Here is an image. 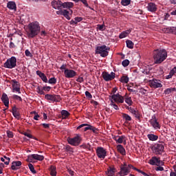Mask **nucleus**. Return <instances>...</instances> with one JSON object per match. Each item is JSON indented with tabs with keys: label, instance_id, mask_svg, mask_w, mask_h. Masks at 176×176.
Listing matches in <instances>:
<instances>
[{
	"label": "nucleus",
	"instance_id": "nucleus-61",
	"mask_svg": "<svg viewBox=\"0 0 176 176\" xmlns=\"http://www.w3.org/2000/svg\"><path fill=\"white\" fill-rule=\"evenodd\" d=\"M52 89L51 87L47 86V87H43V90H44L45 91H50V89Z\"/></svg>",
	"mask_w": 176,
	"mask_h": 176
},
{
	"label": "nucleus",
	"instance_id": "nucleus-34",
	"mask_svg": "<svg viewBox=\"0 0 176 176\" xmlns=\"http://www.w3.org/2000/svg\"><path fill=\"white\" fill-rule=\"evenodd\" d=\"M62 16H64L67 20H71V16H69V11L67 10H63L62 12Z\"/></svg>",
	"mask_w": 176,
	"mask_h": 176
},
{
	"label": "nucleus",
	"instance_id": "nucleus-25",
	"mask_svg": "<svg viewBox=\"0 0 176 176\" xmlns=\"http://www.w3.org/2000/svg\"><path fill=\"white\" fill-rule=\"evenodd\" d=\"M21 164V161H14L12 163L11 168L12 170H19V167H20Z\"/></svg>",
	"mask_w": 176,
	"mask_h": 176
},
{
	"label": "nucleus",
	"instance_id": "nucleus-59",
	"mask_svg": "<svg viewBox=\"0 0 176 176\" xmlns=\"http://www.w3.org/2000/svg\"><path fill=\"white\" fill-rule=\"evenodd\" d=\"M170 73L171 74V75H173L174 76V75H175L176 73V66L174 67L170 72Z\"/></svg>",
	"mask_w": 176,
	"mask_h": 176
},
{
	"label": "nucleus",
	"instance_id": "nucleus-57",
	"mask_svg": "<svg viewBox=\"0 0 176 176\" xmlns=\"http://www.w3.org/2000/svg\"><path fill=\"white\" fill-rule=\"evenodd\" d=\"M41 126H43L44 129H50V124L43 123L41 124Z\"/></svg>",
	"mask_w": 176,
	"mask_h": 176
},
{
	"label": "nucleus",
	"instance_id": "nucleus-30",
	"mask_svg": "<svg viewBox=\"0 0 176 176\" xmlns=\"http://www.w3.org/2000/svg\"><path fill=\"white\" fill-rule=\"evenodd\" d=\"M174 91H176V88L175 87H170V88H167L166 89L164 90V93L166 95L171 94V93H174Z\"/></svg>",
	"mask_w": 176,
	"mask_h": 176
},
{
	"label": "nucleus",
	"instance_id": "nucleus-20",
	"mask_svg": "<svg viewBox=\"0 0 176 176\" xmlns=\"http://www.w3.org/2000/svg\"><path fill=\"white\" fill-rule=\"evenodd\" d=\"M1 101L3 102L5 107L9 108V97L6 94H3L1 96Z\"/></svg>",
	"mask_w": 176,
	"mask_h": 176
},
{
	"label": "nucleus",
	"instance_id": "nucleus-32",
	"mask_svg": "<svg viewBox=\"0 0 176 176\" xmlns=\"http://www.w3.org/2000/svg\"><path fill=\"white\" fill-rule=\"evenodd\" d=\"M60 113L62 116V119H67V118H68V116L71 115V113H69V112H68V111L67 110H62L60 111Z\"/></svg>",
	"mask_w": 176,
	"mask_h": 176
},
{
	"label": "nucleus",
	"instance_id": "nucleus-58",
	"mask_svg": "<svg viewBox=\"0 0 176 176\" xmlns=\"http://www.w3.org/2000/svg\"><path fill=\"white\" fill-rule=\"evenodd\" d=\"M155 170L156 171H164V168H163L162 166H157V168H155Z\"/></svg>",
	"mask_w": 176,
	"mask_h": 176
},
{
	"label": "nucleus",
	"instance_id": "nucleus-4",
	"mask_svg": "<svg viewBox=\"0 0 176 176\" xmlns=\"http://www.w3.org/2000/svg\"><path fill=\"white\" fill-rule=\"evenodd\" d=\"M16 65H17V59L16 57L12 56L7 59L3 67L8 68V69H13V68H16Z\"/></svg>",
	"mask_w": 176,
	"mask_h": 176
},
{
	"label": "nucleus",
	"instance_id": "nucleus-16",
	"mask_svg": "<svg viewBox=\"0 0 176 176\" xmlns=\"http://www.w3.org/2000/svg\"><path fill=\"white\" fill-rule=\"evenodd\" d=\"M11 83L13 90L19 93V94H21V91H20V82L16 80H12Z\"/></svg>",
	"mask_w": 176,
	"mask_h": 176
},
{
	"label": "nucleus",
	"instance_id": "nucleus-55",
	"mask_svg": "<svg viewBox=\"0 0 176 176\" xmlns=\"http://www.w3.org/2000/svg\"><path fill=\"white\" fill-rule=\"evenodd\" d=\"M25 54L27 57H32V54H31V52L28 50H26L25 51Z\"/></svg>",
	"mask_w": 176,
	"mask_h": 176
},
{
	"label": "nucleus",
	"instance_id": "nucleus-46",
	"mask_svg": "<svg viewBox=\"0 0 176 176\" xmlns=\"http://www.w3.org/2000/svg\"><path fill=\"white\" fill-rule=\"evenodd\" d=\"M135 118H136V119H138L140 122H141V113H140V111H136L135 113L133 114Z\"/></svg>",
	"mask_w": 176,
	"mask_h": 176
},
{
	"label": "nucleus",
	"instance_id": "nucleus-27",
	"mask_svg": "<svg viewBox=\"0 0 176 176\" xmlns=\"http://www.w3.org/2000/svg\"><path fill=\"white\" fill-rule=\"evenodd\" d=\"M117 151L119 152L122 156H125L126 155V149H124V147L122 146V144L117 145Z\"/></svg>",
	"mask_w": 176,
	"mask_h": 176
},
{
	"label": "nucleus",
	"instance_id": "nucleus-64",
	"mask_svg": "<svg viewBox=\"0 0 176 176\" xmlns=\"http://www.w3.org/2000/svg\"><path fill=\"white\" fill-rule=\"evenodd\" d=\"M76 81L78 82L79 83H82V82L84 81L83 77H78Z\"/></svg>",
	"mask_w": 176,
	"mask_h": 176
},
{
	"label": "nucleus",
	"instance_id": "nucleus-19",
	"mask_svg": "<svg viewBox=\"0 0 176 176\" xmlns=\"http://www.w3.org/2000/svg\"><path fill=\"white\" fill-rule=\"evenodd\" d=\"M28 158L30 159V160H32V159H34V160H38L39 162H42V160L45 159V157L43 155L38 154H32L28 156Z\"/></svg>",
	"mask_w": 176,
	"mask_h": 176
},
{
	"label": "nucleus",
	"instance_id": "nucleus-28",
	"mask_svg": "<svg viewBox=\"0 0 176 176\" xmlns=\"http://www.w3.org/2000/svg\"><path fill=\"white\" fill-rule=\"evenodd\" d=\"M130 32H131V29L122 32L119 35L120 39H123V38H126V36H127L130 34Z\"/></svg>",
	"mask_w": 176,
	"mask_h": 176
},
{
	"label": "nucleus",
	"instance_id": "nucleus-8",
	"mask_svg": "<svg viewBox=\"0 0 176 176\" xmlns=\"http://www.w3.org/2000/svg\"><path fill=\"white\" fill-rule=\"evenodd\" d=\"M116 75V74L113 72H111V74H109L107 72H103L102 73V76L104 80H105V82H109L111 80H113V79H115Z\"/></svg>",
	"mask_w": 176,
	"mask_h": 176
},
{
	"label": "nucleus",
	"instance_id": "nucleus-31",
	"mask_svg": "<svg viewBox=\"0 0 176 176\" xmlns=\"http://www.w3.org/2000/svg\"><path fill=\"white\" fill-rule=\"evenodd\" d=\"M147 138L150 141H157L159 136L155 134H148L147 135Z\"/></svg>",
	"mask_w": 176,
	"mask_h": 176
},
{
	"label": "nucleus",
	"instance_id": "nucleus-56",
	"mask_svg": "<svg viewBox=\"0 0 176 176\" xmlns=\"http://www.w3.org/2000/svg\"><path fill=\"white\" fill-rule=\"evenodd\" d=\"M12 98L14 100H19V101H23V99L21 98V97L17 96V95H13L12 96Z\"/></svg>",
	"mask_w": 176,
	"mask_h": 176
},
{
	"label": "nucleus",
	"instance_id": "nucleus-39",
	"mask_svg": "<svg viewBox=\"0 0 176 176\" xmlns=\"http://www.w3.org/2000/svg\"><path fill=\"white\" fill-rule=\"evenodd\" d=\"M80 148H83V149H88V151H91V145L90 144H83L80 146Z\"/></svg>",
	"mask_w": 176,
	"mask_h": 176
},
{
	"label": "nucleus",
	"instance_id": "nucleus-37",
	"mask_svg": "<svg viewBox=\"0 0 176 176\" xmlns=\"http://www.w3.org/2000/svg\"><path fill=\"white\" fill-rule=\"evenodd\" d=\"M126 47L129 49L134 48V43H133V41H131V40H126Z\"/></svg>",
	"mask_w": 176,
	"mask_h": 176
},
{
	"label": "nucleus",
	"instance_id": "nucleus-23",
	"mask_svg": "<svg viewBox=\"0 0 176 176\" xmlns=\"http://www.w3.org/2000/svg\"><path fill=\"white\" fill-rule=\"evenodd\" d=\"M116 168L109 166L106 171V175L107 176H115Z\"/></svg>",
	"mask_w": 176,
	"mask_h": 176
},
{
	"label": "nucleus",
	"instance_id": "nucleus-7",
	"mask_svg": "<svg viewBox=\"0 0 176 176\" xmlns=\"http://www.w3.org/2000/svg\"><path fill=\"white\" fill-rule=\"evenodd\" d=\"M67 141L70 145L78 146L82 142V138L80 137V135H76L74 138H69Z\"/></svg>",
	"mask_w": 176,
	"mask_h": 176
},
{
	"label": "nucleus",
	"instance_id": "nucleus-60",
	"mask_svg": "<svg viewBox=\"0 0 176 176\" xmlns=\"http://www.w3.org/2000/svg\"><path fill=\"white\" fill-rule=\"evenodd\" d=\"M23 135H25V137H28V138H33L32 135L27 132L23 133Z\"/></svg>",
	"mask_w": 176,
	"mask_h": 176
},
{
	"label": "nucleus",
	"instance_id": "nucleus-63",
	"mask_svg": "<svg viewBox=\"0 0 176 176\" xmlns=\"http://www.w3.org/2000/svg\"><path fill=\"white\" fill-rule=\"evenodd\" d=\"M91 104H93V105H94L95 107H97V105H98V102H97L94 100H91Z\"/></svg>",
	"mask_w": 176,
	"mask_h": 176
},
{
	"label": "nucleus",
	"instance_id": "nucleus-50",
	"mask_svg": "<svg viewBox=\"0 0 176 176\" xmlns=\"http://www.w3.org/2000/svg\"><path fill=\"white\" fill-rule=\"evenodd\" d=\"M111 105L114 109H116V111H119V107H118L117 104H115V102H113V100L111 101Z\"/></svg>",
	"mask_w": 176,
	"mask_h": 176
},
{
	"label": "nucleus",
	"instance_id": "nucleus-15",
	"mask_svg": "<svg viewBox=\"0 0 176 176\" xmlns=\"http://www.w3.org/2000/svg\"><path fill=\"white\" fill-rule=\"evenodd\" d=\"M149 123L155 130L157 129H160V124L157 122V119H156L155 116H152V119L149 120Z\"/></svg>",
	"mask_w": 176,
	"mask_h": 176
},
{
	"label": "nucleus",
	"instance_id": "nucleus-10",
	"mask_svg": "<svg viewBox=\"0 0 176 176\" xmlns=\"http://www.w3.org/2000/svg\"><path fill=\"white\" fill-rule=\"evenodd\" d=\"M96 154L99 159L104 160L107 157V150H105L103 147H98L96 149Z\"/></svg>",
	"mask_w": 176,
	"mask_h": 176
},
{
	"label": "nucleus",
	"instance_id": "nucleus-11",
	"mask_svg": "<svg viewBox=\"0 0 176 176\" xmlns=\"http://www.w3.org/2000/svg\"><path fill=\"white\" fill-rule=\"evenodd\" d=\"M111 101H114L116 104H123L124 102V97L119 94H113L111 96Z\"/></svg>",
	"mask_w": 176,
	"mask_h": 176
},
{
	"label": "nucleus",
	"instance_id": "nucleus-29",
	"mask_svg": "<svg viewBox=\"0 0 176 176\" xmlns=\"http://www.w3.org/2000/svg\"><path fill=\"white\" fill-rule=\"evenodd\" d=\"M62 6L66 9H71V8H74V3L72 2H64L62 3Z\"/></svg>",
	"mask_w": 176,
	"mask_h": 176
},
{
	"label": "nucleus",
	"instance_id": "nucleus-40",
	"mask_svg": "<svg viewBox=\"0 0 176 176\" xmlns=\"http://www.w3.org/2000/svg\"><path fill=\"white\" fill-rule=\"evenodd\" d=\"M124 140H126V136L124 135L118 136L116 143L123 144V141H124Z\"/></svg>",
	"mask_w": 176,
	"mask_h": 176
},
{
	"label": "nucleus",
	"instance_id": "nucleus-51",
	"mask_svg": "<svg viewBox=\"0 0 176 176\" xmlns=\"http://www.w3.org/2000/svg\"><path fill=\"white\" fill-rule=\"evenodd\" d=\"M3 159L6 160L5 164L6 166H9V163H10V157H6V155L3 156Z\"/></svg>",
	"mask_w": 176,
	"mask_h": 176
},
{
	"label": "nucleus",
	"instance_id": "nucleus-35",
	"mask_svg": "<svg viewBox=\"0 0 176 176\" xmlns=\"http://www.w3.org/2000/svg\"><path fill=\"white\" fill-rule=\"evenodd\" d=\"M50 175L52 176H56L57 175V171L56 170V166H51V167L50 168Z\"/></svg>",
	"mask_w": 176,
	"mask_h": 176
},
{
	"label": "nucleus",
	"instance_id": "nucleus-9",
	"mask_svg": "<svg viewBox=\"0 0 176 176\" xmlns=\"http://www.w3.org/2000/svg\"><path fill=\"white\" fill-rule=\"evenodd\" d=\"M45 99L48 101H54V102H60L61 101V96L60 95L56 94H46L45 96Z\"/></svg>",
	"mask_w": 176,
	"mask_h": 176
},
{
	"label": "nucleus",
	"instance_id": "nucleus-5",
	"mask_svg": "<svg viewBox=\"0 0 176 176\" xmlns=\"http://www.w3.org/2000/svg\"><path fill=\"white\" fill-rule=\"evenodd\" d=\"M151 151L155 155H162L164 152V143H157L151 147Z\"/></svg>",
	"mask_w": 176,
	"mask_h": 176
},
{
	"label": "nucleus",
	"instance_id": "nucleus-2",
	"mask_svg": "<svg viewBox=\"0 0 176 176\" xmlns=\"http://www.w3.org/2000/svg\"><path fill=\"white\" fill-rule=\"evenodd\" d=\"M155 64H162L167 58V51L166 50H155L153 52Z\"/></svg>",
	"mask_w": 176,
	"mask_h": 176
},
{
	"label": "nucleus",
	"instance_id": "nucleus-48",
	"mask_svg": "<svg viewBox=\"0 0 176 176\" xmlns=\"http://www.w3.org/2000/svg\"><path fill=\"white\" fill-rule=\"evenodd\" d=\"M65 150L69 153H74V148L71 146H66Z\"/></svg>",
	"mask_w": 176,
	"mask_h": 176
},
{
	"label": "nucleus",
	"instance_id": "nucleus-33",
	"mask_svg": "<svg viewBox=\"0 0 176 176\" xmlns=\"http://www.w3.org/2000/svg\"><path fill=\"white\" fill-rule=\"evenodd\" d=\"M129 80H130V78L126 75H123L120 79L121 83H129Z\"/></svg>",
	"mask_w": 176,
	"mask_h": 176
},
{
	"label": "nucleus",
	"instance_id": "nucleus-38",
	"mask_svg": "<svg viewBox=\"0 0 176 176\" xmlns=\"http://www.w3.org/2000/svg\"><path fill=\"white\" fill-rule=\"evenodd\" d=\"M122 116L126 122H131V116H129V114L122 113Z\"/></svg>",
	"mask_w": 176,
	"mask_h": 176
},
{
	"label": "nucleus",
	"instance_id": "nucleus-22",
	"mask_svg": "<svg viewBox=\"0 0 176 176\" xmlns=\"http://www.w3.org/2000/svg\"><path fill=\"white\" fill-rule=\"evenodd\" d=\"M82 20H83V18L81 16H76L74 18V20L72 19L69 21V24L71 25H76L78 24V23H80V21H82Z\"/></svg>",
	"mask_w": 176,
	"mask_h": 176
},
{
	"label": "nucleus",
	"instance_id": "nucleus-14",
	"mask_svg": "<svg viewBox=\"0 0 176 176\" xmlns=\"http://www.w3.org/2000/svg\"><path fill=\"white\" fill-rule=\"evenodd\" d=\"M64 75L65 78H67V79H70L71 78H75V76H76L78 74L76 73V72H75V70L66 69L64 71Z\"/></svg>",
	"mask_w": 176,
	"mask_h": 176
},
{
	"label": "nucleus",
	"instance_id": "nucleus-12",
	"mask_svg": "<svg viewBox=\"0 0 176 176\" xmlns=\"http://www.w3.org/2000/svg\"><path fill=\"white\" fill-rule=\"evenodd\" d=\"M150 87L152 89H158L159 87H163V85L160 82V80L153 78L149 81Z\"/></svg>",
	"mask_w": 176,
	"mask_h": 176
},
{
	"label": "nucleus",
	"instance_id": "nucleus-6",
	"mask_svg": "<svg viewBox=\"0 0 176 176\" xmlns=\"http://www.w3.org/2000/svg\"><path fill=\"white\" fill-rule=\"evenodd\" d=\"M85 126L87 127H85ZM82 127L84 128V131H87V130H91L94 134H98L100 130L94 127V126H91V124H82L80 126L77 127V130H80V129H82Z\"/></svg>",
	"mask_w": 176,
	"mask_h": 176
},
{
	"label": "nucleus",
	"instance_id": "nucleus-24",
	"mask_svg": "<svg viewBox=\"0 0 176 176\" xmlns=\"http://www.w3.org/2000/svg\"><path fill=\"white\" fill-rule=\"evenodd\" d=\"M17 107H16V106L12 107V115L14 116V118H15L16 119H17L18 120H20V112H19V111H17Z\"/></svg>",
	"mask_w": 176,
	"mask_h": 176
},
{
	"label": "nucleus",
	"instance_id": "nucleus-26",
	"mask_svg": "<svg viewBox=\"0 0 176 176\" xmlns=\"http://www.w3.org/2000/svg\"><path fill=\"white\" fill-rule=\"evenodd\" d=\"M7 8L8 9H10V10H16V9H17L16 3L14 1H9L7 3Z\"/></svg>",
	"mask_w": 176,
	"mask_h": 176
},
{
	"label": "nucleus",
	"instance_id": "nucleus-42",
	"mask_svg": "<svg viewBox=\"0 0 176 176\" xmlns=\"http://www.w3.org/2000/svg\"><path fill=\"white\" fill-rule=\"evenodd\" d=\"M74 2H82V3L84 4V6H85V8H90V6H89V3H87V0H72Z\"/></svg>",
	"mask_w": 176,
	"mask_h": 176
},
{
	"label": "nucleus",
	"instance_id": "nucleus-41",
	"mask_svg": "<svg viewBox=\"0 0 176 176\" xmlns=\"http://www.w3.org/2000/svg\"><path fill=\"white\" fill-rule=\"evenodd\" d=\"M131 3V0H121V5L122 6H129Z\"/></svg>",
	"mask_w": 176,
	"mask_h": 176
},
{
	"label": "nucleus",
	"instance_id": "nucleus-53",
	"mask_svg": "<svg viewBox=\"0 0 176 176\" xmlns=\"http://www.w3.org/2000/svg\"><path fill=\"white\" fill-rule=\"evenodd\" d=\"M7 136L8 137V138H13L14 135H13V132L10 131H7Z\"/></svg>",
	"mask_w": 176,
	"mask_h": 176
},
{
	"label": "nucleus",
	"instance_id": "nucleus-49",
	"mask_svg": "<svg viewBox=\"0 0 176 176\" xmlns=\"http://www.w3.org/2000/svg\"><path fill=\"white\" fill-rule=\"evenodd\" d=\"M169 30V32H171V34H174L176 35V28L175 27H170L168 28Z\"/></svg>",
	"mask_w": 176,
	"mask_h": 176
},
{
	"label": "nucleus",
	"instance_id": "nucleus-17",
	"mask_svg": "<svg viewBox=\"0 0 176 176\" xmlns=\"http://www.w3.org/2000/svg\"><path fill=\"white\" fill-rule=\"evenodd\" d=\"M51 5L54 9H58V10H61V8H63V2L60 0L52 1Z\"/></svg>",
	"mask_w": 176,
	"mask_h": 176
},
{
	"label": "nucleus",
	"instance_id": "nucleus-43",
	"mask_svg": "<svg viewBox=\"0 0 176 176\" xmlns=\"http://www.w3.org/2000/svg\"><path fill=\"white\" fill-rule=\"evenodd\" d=\"M47 82L50 83V85H56V83H57V79L54 77L51 78Z\"/></svg>",
	"mask_w": 176,
	"mask_h": 176
},
{
	"label": "nucleus",
	"instance_id": "nucleus-21",
	"mask_svg": "<svg viewBox=\"0 0 176 176\" xmlns=\"http://www.w3.org/2000/svg\"><path fill=\"white\" fill-rule=\"evenodd\" d=\"M36 75H38L39 78H41V79L43 80V82H44V83H47L48 82L47 77H46V75H45L44 73L38 70L36 71Z\"/></svg>",
	"mask_w": 176,
	"mask_h": 176
},
{
	"label": "nucleus",
	"instance_id": "nucleus-45",
	"mask_svg": "<svg viewBox=\"0 0 176 176\" xmlns=\"http://www.w3.org/2000/svg\"><path fill=\"white\" fill-rule=\"evenodd\" d=\"M37 93L41 96H45V91H43V88L41 89V87H37L36 88Z\"/></svg>",
	"mask_w": 176,
	"mask_h": 176
},
{
	"label": "nucleus",
	"instance_id": "nucleus-3",
	"mask_svg": "<svg viewBox=\"0 0 176 176\" xmlns=\"http://www.w3.org/2000/svg\"><path fill=\"white\" fill-rule=\"evenodd\" d=\"M111 48L109 47H107V45H103L102 46H98L96 49V54H100L101 57H107L108 54H109V51Z\"/></svg>",
	"mask_w": 176,
	"mask_h": 176
},
{
	"label": "nucleus",
	"instance_id": "nucleus-52",
	"mask_svg": "<svg viewBox=\"0 0 176 176\" xmlns=\"http://www.w3.org/2000/svg\"><path fill=\"white\" fill-rule=\"evenodd\" d=\"M98 29L99 31H105V25H98Z\"/></svg>",
	"mask_w": 176,
	"mask_h": 176
},
{
	"label": "nucleus",
	"instance_id": "nucleus-13",
	"mask_svg": "<svg viewBox=\"0 0 176 176\" xmlns=\"http://www.w3.org/2000/svg\"><path fill=\"white\" fill-rule=\"evenodd\" d=\"M149 164H151V166H163L164 162L160 160V157H152L149 160Z\"/></svg>",
	"mask_w": 176,
	"mask_h": 176
},
{
	"label": "nucleus",
	"instance_id": "nucleus-47",
	"mask_svg": "<svg viewBox=\"0 0 176 176\" xmlns=\"http://www.w3.org/2000/svg\"><path fill=\"white\" fill-rule=\"evenodd\" d=\"M129 64H130V60H129V59H125L122 62V65L124 67H129Z\"/></svg>",
	"mask_w": 176,
	"mask_h": 176
},
{
	"label": "nucleus",
	"instance_id": "nucleus-18",
	"mask_svg": "<svg viewBox=\"0 0 176 176\" xmlns=\"http://www.w3.org/2000/svg\"><path fill=\"white\" fill-rule=\"evenodd\" d=\"M147 10L148 12L155 13V12L157 11V6L155 5V3H148L147 6Z\"/></svg>",
	"mask_w": 176,
	"mask_h": 176
},
{
	"label": "nucleus",
	"instance_id": "nucleus-44",
	"mask_svg": "<svg viewBox=\"0 0 176 176\" xmlns=\"http://www.w3.org/2000/svg\"><path fill=\"white\" fill-rule=\"evenodd\" d=\"M28 167L32 174H36V170H35V168L34 167V165H32V164H29Z\"/></svg>",
	"mask_w": 176,
	"mask_h": 176
},
{
	"label": "nucleus",
	"instance_id": "nucleus-62",
	"mask_svg": "<svg viewBox=\"0 0 176 176\" xmlns=\"http://www.w3.org/2000/svg\"><path fill=\"white\" fill-rule=\"evenodd\" d=\"M9 47H10V49H14V47H16V45H14V43L11 41V42L10 43Z\"/></svg>",
	"mask_w": 176,
	"mask_h": 176
},
{
	"label": "nucleus",
	"instance_id": "nucleus-54",
	"mask_svg": "<svg viewBox=\"0 0 176 176\" xmlns=\"http://www.w3.org/2000/svg\"><path fill=\"white\" fill-rule=\"evenodd\" d=\"M85 96L87 98H93V96L91 95V94H90V92H89V91H85Z\"/></svg>",
	"mask_w": 176,
	"mask_h": 176
},
{
	"label": "nucleus",
	"instance_id": "nucleus-36",
	"mask_svg": "<svg viewBox=\"0 0 176 176\" xmlns=\"http://www.w3.org/2000/svg\"><path fill=\"white\" fill-rule=\"evenodd\" d=\"M125 102L128 104V105L131 106L133 105V100H131V97H129L127 94L125 95Z\"/></svg>",
	"mask_w": 176,
	"mask_h": 176
},
{
	"label": "nucleus",
	"instance_id": "nucleus-1",
	"mask_svg": "<svg viewBox=\"0 0 176 176\" xmlns=\"http://www.w3.org/2000/svg\"><path fill=\"white\" fill-rule=\"evenodd\" d=\"M26 32L28 38H35V36L41 32V25H39V22L35 21L29 23Z\"/></svg>",
	"mask_w": 176,
	"mask_h": 176
}]
</instances>
